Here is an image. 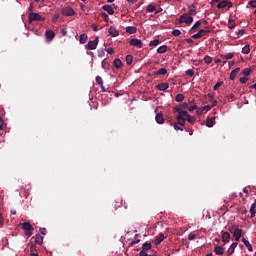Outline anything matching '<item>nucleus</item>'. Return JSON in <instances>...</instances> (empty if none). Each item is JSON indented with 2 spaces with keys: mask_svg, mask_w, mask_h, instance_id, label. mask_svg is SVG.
I'll return each instance as SVG.
<instances>
[{
  "mask_svg": "<svg viewBox=\"0 0 256 256\" xmlns=\"http://www.w3.org/2000/svg\"><path fill=\"white\" fill-rule=\"evenodd\" d=\"M126 63H127V65H131L133 63V56L132 55H127L126 56Z\"/></svg>",
  "mask_w": 256,
  "mask_h": 256,
  "instance_id": "37",
  "label": "nucleus"
},
{
  "mask_svg": "<svg viewBox=\"0 0 256 256\" xmlns=\"http://www.w3.org/2000/svg\"><path fill=\"white\" fill-rule=\"evenodd\" d=\"M221 85H223V82H218L214 85V91H217V89H219V87H221Z\"/></svg>",
  "mask_w": 256,
  "mask_h": 256,
  "instance_id": "55",
  "label": "nucleus"
},
{
  "mask_svg": "<svg viewBox=\"0 0 256 256\" xmlns=\"http://www.w3.org/2000/svg\"><path fill=\"white\" fill-rule=\"evenodd\" d=\"M91 28L93 29V31H99V27H97V25L92 24Z\"/></svg>",
  "mask_w": 256,
  "mask_h": 256,
  "instance_id": "62",
  "label": "nucleus"
},
{
  "mask_svg": "<svg viewBox=\"0 0 256 256\" xmlns=\"http://www.w3.org/2000/svg\"><path fill=\"white\" fill-rule=\"evenodd\" d=\"M165 239V235L163 233H160L158 236H156L155 245H160Z\"/></svg>",
  "mask_w": 256,
  "mask_h": 256,
  "instance_id": "15",
  "label": "nucleus"
},
{
  "mask_svg": "<svg viewBox=\"0 0 256 256\" xmlns=\"http://www.w3.org/2000/svg\"><path fill=\"white\" fill-rule=\"evenodd\" d=\"M61 13L65 17H73V15H75V10L71 7H64L62 8Z\"/></svg>",
  "mask_w": 256,
  "mask_h": 256,
  "instance_id": "6",
  "label": "nucleus"
},
{
  "mask_svg": "<svg viewBox=\"0 0 256 256\" xmlns=\"http://www.w3.org/2000/svg\"><path fill=\"white\" fill-rule=\"evenodd\" d=\"M222 59H233L235 57V53L233 52H230V53H226V54H222L221 55Z\"/></svg>",
  "mask_w": 256,
  "mask_h": 256,
  "instance_id": "23",
  "label": "nucleus"
},
{
  "mask_svg": "<svg viewBox=\"0 0 256 256\" xmlns=\"http://www.w3.org/2000/svg\"><path fill=\"white\" fill-rule=\"evenodd\" d=\"M183 23H186V25L193 23V16H189L187 13L181 15L178 19L177 25H181Z\"/></svg>",
  "mask_w": 256,
  "mask_h": 256,
  "instance_id": "2",
  "label": "nucleus"
},
{
  "mask_svg": "<svg viewBox=\"0 0 256 256\" xmlns=\"http://www.w3.org/2000/svg\"><path fill=\"white\" fill-rule=\"evenodd\" d=\"M203 109L202 108H198L197 110H196V115L199 117V116H201V115H203Z\"/></svg>",
  "mask_w": 256,
  "mask_h": 256,
  "instance_id": "52",
  "label": "nucleus"
},
{
  "mask_svg": "<svg viewBox=\"0 0 256 256\" xmlns=\"http://www.w3.org/2000/svg\"><path fill=\"white\" fill-rule=\"evenodd\" d=\"M156 89H158L159 91H167V89H169V84L160 83L156 86Z\"/></svg>",
  "mask_w": 256,
  "mask_h": 256,
  "instance_id": "14",
  "label": "nucleus"
},
{
  "mask_svg": "<svg viewBox=\"0 0 256 256\" xmlns=\"http://www.w3.org/2000/svg\"><path fill=\"white\" fill-rule=\"evenodd\" d=\"M241 71V68H235L230 72V80L235 81V78L237 77V74Z\"/></svg>",
  "mask_w": 256,
  "mask_h": 256,
  "instance_id": "13",
  "label": "nucleus"
},
{
  "mask_svg": "<svg viewBox=\"0 0 256 256\" xmlns=\"http://www.w3.org/2000/svg\"><path fill=\"white\" fill-rule=\"evenodd\" d=\"M41 235H47V229L46 228H40Z\"/></svg>",
  "mask_w": 256,
  "mask_h": 256,
  "instance_id": "59",
  "label": "nucleus"
},
{
  "mask_svg": "<svg viewBox=\"0 0 256 256\" xmlns=\"http://www.w3.org/2000/svg\"><path fill=\"white\" fill-rule=\"evenodd\" d=\"M211 32H212V30H209V29H201L199 31L201 37H207V35H209V33H211Z\"/></svg>",
  "mask_w": 256,
  "mask_h": 256,
  "instance_id": "26",
  "label": "nucleus"
},
{
  "mask_svg": "<svg viewBox=\"0 0 256 256\" xmlns=\"http://www.w3.org/2000/svg\"><path fill=\"white\" fill-rule=\"evenodd\" d=\"M96 83H98V85H100V87H103V78H101V76H97Z\"/></svg>",
  "mask_w": 256,
  "mask_h": 256,
  "instance_id": "40",
  "label": "nucleus"
},
{
  "mask_svg": "<svg viewBox=\"0 0 256 256\" xmlns=\"http://www.w3.org/2000/svg\"><path fill=\"white\" fill-rule=\"evenodd\" d=\"M231 239V235L229 232H223L222 233V241L223 243H229V240Z\"/></svg>",
  "mask_w": 256,
  "mask_h": 256,
  "instance_id": "18",
  "label": "nucleus"
},
{
  "mask_svg": "<svg viewBox=\"0 0 256 256\" xmlns=\"http://www.w3.org/2000/svg\"><path fill=\"white\" fill-rule=\"evenodd\" d=\"M203 111H211V109H213V106L211 105H206L202 107Z\"/></svg>",
  "mask_w": 256,
  "mask_h": 256,
  "instance_id": "50",
  "label": "nucleus"
},
{
  "mask_svg": "<svg viewBox=\"0 0 256 256\" xmlns=\"http://www.w3.org/2000/svg\"><path fill=\"white\" fill-rule=\"evenodd\" d=\"M173 110L178 113L176 119H185V117L187 118L189 115V112L181 109V106H174Z\"/></svg>",
  "mask_w": 256,
  "mask_h": 256,
  "instance_id": "3",
  "label": "nucleus"
},
{
  "mask_svg": "<svg viewBox=\"0 0 256 256\" xmlns=\"http://www.w3.org/2000/svg\"><path fill=\"white\" fill-rule=\"evenodd\" d=\"M199 27H201V21H197V22L193 25L191 31H195V29H199Z\"/></svg>",
  "mask_w": 256,
  "mask_h": 256,
  "instance_id": "42",
  "label": "nucleus"
},
{
  "mask_svg": "<svg viewBox=\"0 0 256 256\" xmlns=\"http://www.w3.org/2000/svg\"><path fill=\"white\" fill-rule=\"evenodd\" d=\"M106 51L108 55H113V53H115V49L113 48H108Z\"/></svg>",
  "mask_w": 256,
  "mask_h": 256,
  "instance_id": "56",
  "label": "nucleus"
},
{
  "mask_svg": "<svg viewBox=\"0 0 256 256\" xmlns=\"http://www.w3.org/2000/svg\"><path fill=\"white\" fill-rule=\"evenodd\" d=\"M157 45H159V39H155L149 43L150 47H157Z\"/></svg>",
  "mask_w": 256,
  "mask_h": 256,
  "instance_id": "39",
  "label": "nucleus"
},
{
  "mask_svg": "<svg viewBox=\"0 0 256 256\" xmlns=\"http://www.w3.org/2000/svg\"><path fill=\"white\" fill-rule=\"evenodd\" d=\"M155 120L159 125H163L165 123V118H163V114L161 113L156 114Z\"/></svg>",
  "mask_w": 256,
  "mask_h": 256,
  "instance_id": "12",
  "label": "nucleus"
},
{
  "mask_svg": "<svg viewBox=\"0 0 256 256\" xmlns=\"http://www.w3.org/2000/svg\"><path fill=\"white\" fill-rule=\"evenodd\" d=\"M121 65H122L121 59L116 58L114 60V67H116V69H121Z\"/></svg>",
  "mask_w": 256,
  "mask_h": 256,
  "instance_id": "31",
  "label": "nucleus"
},
{
  "mask_svg": "<svg viewBox=\"0 0 256 256\" xmlns=\"http://www.w3.org/2000/svg\"><path fill=\"white\" fill-rule=\"evenodd\" d=\"M201 33L200 32H198V33H196V34H194V35H192V39H201Z\"/></svg>",
  "mask_w": 256,
  "mask_h": 256,
  "instance_id": "53",
  "label": "nucleus"
},
{
  "mask_svg": "<svg viewBox=\"0 0 256 256\" xmlns=\"http://www.w3.org/2000/svg\"><path fill=\"white\" fill-rule=\"evenodd\" d=\"M178 125H181V127H185V118H177Z\"/></svg>",
  "mask_w": 256,
  "mask_h": 256,
  "instance_id": "41",
  "label": "nucleus"
},
{
  "mask_svg": "<svg viewBox=\"0 0 256 256\" xmlns=\"http://www.w3.org/2000/svg\"><path fill=\"white\" fill-rule=\"evenodd\" d=\"M102 9L104 10V11H107L108 12V15H115V10H113V6H111V5H104L103 7H102Z\"/></svg>",
  "mask_w": 256,
  "mask_h": 256,
  "instance_id": "11",
  "label": "nucleus"
},
{
  "mask_svg": "<svg viewBox=\"0 0 256 256\" xmlns=\"http://www.w3.org/2000/svg\"><path fill=\"white\" fill-rule=\"evenodd\" d=\"M204 62L206 63V65H211V63L213 62V58H211V56L207 55L204 57Z\"/></svg>",
  "mask_w": 256,
  "mask_h": 256,
  "instance_id": "33",
  "label": "nucleus"
},
{
  "mask_svg": "<svg viewBox=\"0 0 256 256\" xmlns=\"http://www.w3.org/2000/svg\"><path fill=\"white\" fill-rule=\"evenodd\" d=\"M197 110V104H195V101L192 100V101H189V104H188V111L190 112H193Z\"/></svg>",
  "mask_w": 256,
  "mask_h": 256,
  "instance_id": "17",
  "label": "nucleus"
},
{
  "mask_svg": "<svg viewBox=\"0 0 256 256\" xmlns=\"http://www.w3.org/2000/svg\"><path fill=\"white\" fill-rule=\"evenodd\" d=\"M244 245L247 247L248 251H253V246L249 241H246Z\"/></svg>",
  "mask_w": 256,
  "mask_h": 256,
  "instance_id": "45",
  "label": "nucleus"
},
{
  "mask_svg": "<svg viewBox=\"0 0 256 256\" xmlns=\"http://www.w3.org/2000/svg\"><path fill=\"white\" fill-rule=\"evenodd\" d=\"M139 255L140 256H149V254H147V252H145V250H142Z\"/></svg>",
  "mask_w": 256,
  "mask_h": 256,
  "instance_id": "63",
  "label": "nucleus"
},
{
  "mask_svg": "<svg viewBox=\"0 0 256 256\" xmlns=\"http://www.w3.org/2000/svg\"><path fill=\"white\" fill-rule=\"evenodd\" d=\"M108 32L112 37H118V35H119V31H117V29H115V27H110Z\"/></svg>",
  "mask_w": 256,
  "mask_h": 256,
  "instance_id": "21",
  "label": "nucleus"
},
{
  "mask_svg": "<svg viewBox=\"0 0 256 256\" xmlns=\"http://www.w3.org/2000/svg\"><path fill=\"white\" fill-rule=\"evenodd\" d=\"M218 9H225V7H233V4L229 0H223L217 5Z\"/></svg>",
  "mask_w": 256,
  "mask_h": 256,
  "instance_id": "8",
  "label": "nucleus"
},
{
  "mask_svg": "<svg viewBox=\"0 0 256 256\" xmlns=\"http://www.w3.org/2000/svg\"><path fill=\"white\" fill-rule=\"evenodd\" d=\"M157 53L159 54H163V53H167V45H162L157 49Z\"/></svg>",
  "mask_w": 256,
  "mask_h": 256,
  "instance_id": "27",
  "label": "nucleus"
},
{
  "mask_svg": "<svg viewBox=\"0 0 256 256\" xmlns=\"http://www.w3.org/2000/svg\"><path fill=\"white\" fill-rule=\"evenodd\" d=\"M188 239H189V241H193V240L197 239V235H195V234H193V233H190V234L188 235Z\"/></svg>",
  "mask_w": 256,
  "mask_h": 256,
  "instance_id": "48",
  "label": "nucleus"
},
{
  "mask_svg": "<svg viewBox=\"0 0 256 256\" xmlns=\"http://www.w3.org/2000/svg\"><path fill=\"white\" fill-rule=\"evenodd\" d=\"M251 68H245L243 70V75H245L246 77H248V75H251Z\"/></svg>",
  "mask_w": 256,
  "mask_h": 256,
  "instance_id": "43",
  "label": "nucleus"
},
{
  "mask_svg": "<svg viewBox=\"0 0 256 256\" xmlns=\"http://www.w3.org/2000/svg\"><path fill=\"white\" fill-rule=\"evenodd\" d=\"M32 239H35L37 245H43V236H41V234H36Z\"/></svg>",
  "mask_w": 256,
  "mask_h": 256,
  "instance_id": "16",
  "label": "nucleus"
},
{
  "mask_svg": "<svg viewBox=\"0 0 256 256\" xmlns=\"http://www.w3.org/2000/svg\"><path fill=\"white\" fill-rule=\"evenodd\" d=\"M186 119H187L188 123H191V125H193L195 123V121H196L195 116H191L189 114L186 117Z\"/></svg>",
  "mask_w": 256,
  "mask_h": 256,
  "instance_id": "34",
  "label": "nucleus"
},
{
  "mask_svg": "<svg viewBox=\"0 0 256 256\" xmlns=\"http://www.w3.org/2000/svg\"><path fill=\"white\" fill-rule=\"evenodd\" d=\"M172 35H173L174 37H179V35H181V30H179V29L173 30V31H172Z\"/></svg>",
  "mask_w": 256,
  "mask_h": 256,
  "instance_id": "44",
  "label": "nucleus"
},
{
  "mask_svg": "<svg viewBox=\"0 0 256 256\" xmlns=\"http://www.w3.org/2000/svg\"><path fill=\"white\" fill-rule=\"evenodd\" d=\"M155 75H167V69L160 68L158 71L155 72Z\"/></svg>",
  "mask_w": 256,
  "mask_h": 256,
  "instance_id": "32",
  "label": "nucleus"
},
{
  "mask_svg": "<svg viewBox=\"0 0 256 256\" xmlns=\"http://www.w3.org/2000/svg\"><path fill=\"white\" fill-rule=\"evenodd\" d=\"M45 37L47 41H53V39H55V32H53L52 30H48L45 32Z\"/></svg>",
  "mask_w": 256,
  "mask_h": 256,
  "instance_id": "9",
  "label": "nucleus"
},
{
  "mask_svg": "<svg viewBox=\"0 0 256 256\" xmlns=\"http://www.w3.org/2000/svg\"><path fill=\"white\" fill-rule=\"evenodd\" d=\"M102 17L105 19V21H107V19H109V15H107V13L102 12Z\"/></svg>",
  "mask_w": 256,
  "mask_h": 256,
  "instance_id": "61",
  "label": "nucleus"
},
{
  "mask_svg": "<svg viewBox=\"0 0 256 256\" xmlns=\"http://www.w3.org/2000/svg\"><path fill=\"white\" fill-rule=\"evenodd\" d=\"M238 228H239L238 225H232L231 227L228 228V231H230V233H232L233 235Z\"/></svg>",
  "mask_w": 256,
  "mask_h": 256,
  "instance_id": "36",
  "label": "nucleus"
},
{
  "mask_svg": "<svg viewBox=\"0 0 256 256\" xmlns=\"http://www.w3.org/2000/svg\"><path fill=\"white\" fill-rule=\"evenodd\" d=\"M97 45H99V37H96L93 41H89L85 45V49H89L90 51H93L97 49Z\"/></svg>",
  "mask_w": 256,
  "mask_h": 256,
  "instance_id": "5",
  "label": "nucleus"
},
{
  "mask_svg": "<svg viewBox=\"0 0 256 256\" xmlns=\"http://www.w3.org/2000/svg\"><path fill=\"white\" fill-rule=\"evenodd\" d=\"M237 248V243H232L231 246L229 247L227 254L228 255H233L235 253V249Z\"/></svg>",
  "mask_w": 256,
  "mask_h": 256,
  "instance_id": "22",
  "label": "nucleus"
},
{
  "mask_svg": "<svg viewBox=\"0 0 256 256\" xmlns=\"http://www.w3.org/2000/svg\"><path fill=\"white\" fill-rule=\"evenodd\" d=\"M174 129H175V131H183V128L180 127V126L177 125V124H174Z\"/></svg>",
  "mask_w": 256,
  "mask_h": 256,
  "instance_id": "58",
  "label": "nucleus"
},
{
  "mask_svg": "<svg viewBox=\"0 0 256 256\" xmlns=\"http://www.w3.org/2000/svg\"><path fill=\"white\" fill-rule=\"evenodd\" d=\"M184 100H185V95L183 94H177L175 97V101H177V103H181Z\"/></svg>",
  "mask_w": 256,
  "mask_h": 256,
  "instance_id": "28",
  "label": "nucleus"
},
{
  "mask_svg": "<svg viewBox=\"0 0 256 256\" xmlns=\"http://www.w3.org/2000/svg\"><path fill=\"white\" fill-rule=\"evenodd\" d=\"M136 240H134V241H132L131 243H130V245H137V243H139L141 240H139V239H137V238H135Z\"/></svg>",
  "mask_w": 256,
  "mask_h": 256,
  "instance_id": "60",
  "label": "nucleus"
},
{
  "mask_svg": "<svg viewBox=\"0 0 256 256\" xmlns=\"http://www.w3.org/2000/svg\"><path fill=\"white\" fill-rule=\"evenodd\" d=\"M215 125V118L208 117L206 119V126L213 127Z\"/></svg>",
  "mask_w": 256,
  "mask_h": 256,
  "instance_id": "24",
  "label": "nucleus"
},
{
  "mask_svg": "<svg viewBox=\"0 0 256 256\" xmlns=\"http://www.w3.org/2000/svg\"><path fill=\"white\" fill-rule=\"evenodd\" d=\"M242 53L244 55H249V53H251V48L249 47V45H245L243 48H242Z\"/></svg>",
  "mask_w": 256,
  "mask_h": 256,
  "instance_id": "29",
  "label": "nucleus"
},
{
  "mask_svg": "<svg viewBox=\"0 0 256 256\" xmlns=\"http://www.w3.org/2000/svg\"><path fill=\"white\" fill-rule=\"evenodd\" d=\"M214 253H216V255H223V253H225V248L221 246H215Z\"/></svg>",
  "mask_w": 256,
  "mask_h": 256,
  "instance_id": "19",
  "label": "nucleus"
},
{
  "mask_svg": "<svg viewBox=\"0 0 256 256\" xmlns=\"http://www.w3.org/2000/svg\"><path fill=\"white\" fill-rule=\"evenodd\" d=\"M228 27H229V29H235V20L230 19L228 21Z\"/></svg>",
  "mask_w": 256,
  "mask_h": 256,
  "instance_id": "38",
  "label": "nucleus"
},
{
  "mask_svg": "<svg viewBox=\"0 0 256 256\" xmlns=\"http://www.w3.org/2000/svg\"><path fill=\"white\" fill-rule=\"evenodd\" d=\"M186 75H188V77H193V75H195V71H193V69H189L186 71Z\"/></svg>",
  "mask_w": 256,
  "mask_h": 256,
  "instance_id": "47",
  "label": "nucleus"
},
{
  "mask_svg": "<svg viewBox=\"0 0 256 256\" xmlns=\"http://www.w3.org/2000/svg\"><path fill=\"white\" fill-rule=\"evenodd\" d=\"M89 39V37L87 36V34H81L80 35V39L79 42L81 43V45H85V42Z\"/></svg>",
  "mask_w": 256,
  "mask_h": 256,
  "instance_id": "25",
  "label": "nucleus"
},
{
  "mask_svg": "<svg viewBox=\"0 0 256 256\" xmlns=\"http://www.w3.org/2000/svg\"><path fill=\"white\" fill-rule=\"evenodd\" d=\"M250 7H253V9L256 8V0H252L249 2Z\"/></svg>",
  "mask_w": 256,
  "mask_h": 256,
  "instance_id": "57",
  "label": "nucleus"
},
{
  "mask_svg": "<svg viewBox=\"0 0 256 256\" xmlns=\"http://www.w3.org/2000/svg\"><path fill=\"white\" fill-rule=\"evenodd\" d=\"M155 9H157V7H155L154 4H149L147 7H146V11H148V13H153L155 11Z\"/></svg>",
  "mask_w": 256,
  "mask_h": 256,
  "instance_id": "30",
  "label": "nucleus"
},
{
  "mask_svg": "<svg viewBox=\"0 0 256 256\" xmlns=\"http://www.w3.org/2000/svg\"><path fill=\"white\" fill-rule=\"evenodd\" d=\"M201 33L200 32H198V33H196V34H194V35H192V39H201Z\"/></svg>",
  "mask_w": 256,
  "mask_h": 256,
  "instance_id": "54",
  "label": "nucleus"
},
{
  "mask_svg": "<svg viewBox=\"0 0 256 256\" xmlns=\"http://www.w3.org/2000/svg\"><path fill=\"white\" fill-rule=\"evenodd\" d=\"M21 226L27 237H31V235H33V231H35V228H33V225H31V223L24 222L21 224Z\"/></svg>",
  "mask_w": 256,
  "mask_h": 256,
  "instance_id": "1",
  "label": "nucleus"
},
{
  "mask_svg": "<svg viewBox=\"0 0 256 256\" xmlns=\"http://www.w3.org/2000/svg\"><path fill=\"white\" fill-rule=\"evenodd\" d=\"M186 15H189L191 17V15H197V10L196 9H190L188 11V13H186Z\"/></svg>",
  "mask_w": 256,
  "mask_h": 256,
  "instance_id": "46",
  "label": "nucleus"
},
{
  "mask_svg": "<svg viewBox=\"0 0 256 256\" xmlns=\"http://www.w3.org/2000/svg\"><path fill=\"white\" fill-rule=\"evenodd\" d=\"M130 45H132V47H137L138 49H143V41L137 38H132L130 40Z\"/></svg>",
  "mask_w": 256,
  "mask_h": 256,
  "instance_id": "7",
  "label": "nucleus"
},
{
  "mask_svg": "<svg viewBox=\"0 0 256 256\" xmlns=\"http://www.w3.org/2000/svg\"><path fill=\"white\" fill-rule=\"evenodd\" d=\"M57 19H59V14H55L53 17V21H57Z\"/></svg>",
  "mask_w": 256,
  "mask_h": 256,
  "instance_id": "64",
  "label": "nucleus"
},
{
  "mask_svg": "<svg viewBox=\"0 0 256 256\" xmlns=\"http://www.w3.org/2000/svg\"><path fill=\"white\" fill-rule=\"evenodd\" d=\"M126 33H129L130 35L137 33V27L135 26L126 27Z\"/></svg>",
  "mask_w": 256,
  "mask_h": 256,
  "instance_id": "20",
  "label": "nucleus"
},
{
  "mask_svg": "<svg viewBox=\"0 0 256 256\" xmlns=\"http://www.w3.org/2000/svg\"><path fill=\"white\" fill-rule=\"evenodd\" d=\"M28 21L29 23H33V21H45V18H42L39 13L30 12L28 14Z\"/></svg>",
  "mask_w": 256,
  "mask_h": 256,
  "instance_id": "4",
  "label": "nucleus"
},
{
  "mask_svg": "<svg viewBox=\"0 0 256 256\" xmlns=\"http://www.w3.org/2000/svg\"><path fill=\"white\" fill-rule=\"evenodd\" d=\"M181 109H189V103L187 102H183L182 104H180Z\"/></svg>",
  "mask_w": 256,
  "mask_h": 256,
  "instance_id": "49",
  "label": "nucleus"
},
{
  "mask_svg": "<svg viewBox=\"0 0 256 256\" xmlns=\"http://www.w3.org/2000/svg\"><path fill=\"white\" fill-rule=\"evenodd\" d=\"M142 249L143 251H149V249H151V243L149 242L144 243L142 246Z\"/></svg>",
  "mask_w": 256,
  "mask_h": 256,
  "instance_id": "35",
  "label": "nucleus"
},
{
  "mask_svg": "<svg viewBox=\"0 0 256 256\" xmlns=\"http://www.w3.org/2000/svg\"><path fill=\"white\" fill-rule=\"evenodd\" d=\"M247 81H249V78H247V77L240 78V83H242V85H245V83H247Z\"/></svg>",
  "mask_w": 256,
  "mask_h": 256,
  "instance_id": "51",
  "label": "nucleus"
},
{
  "mask_svg": "<svg viewBox=\"0 0 256 256\" xmlns=\"http://www.w3.org/2000/svg\"><path fill=\"white\" fill-rule=\"evenodd\" d=\"M243 233V230H241L238 226V228H236L235 232L233 233V236L235 238V241H239L241 239V235Z\"/></svg>",
  "mask_w": 256,
  "mask_h": 256,
  "instance_id": "10",
  "label": "nucleus"
}]
</instances>
